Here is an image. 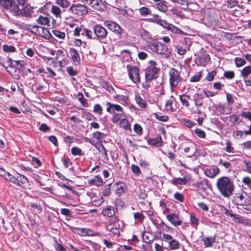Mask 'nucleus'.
<instances>
[{
	"instance_id": "de8ad7c7",
	"label": "nucleus",
	"mask_w": 251,
	"mask_h": 251,
	"mask_svg": "<svg viewBox=\"0 0 251 251\" xmlns=\"http://www.w3.org/2000/svg\"><path fill=\"white\" fill-rule=\"evenodd\" d=\"M52 33L56 37L60 39H63L65 37V34L64 32H61L57 30H53Z\"/></svg>"
},
{
	"instance_id": "2f4dec72",
	"label": "nucleus",
	"mask_w": 251,
	"mask_h": 251,
	"mask_svg": "<svg viewBox=\"0 0 251 251\" xmlns=\"http://www.w3.org/2000/svg\"><path fill=\"white\" fill-rule=\"evenodd\" d=\"M6 180L13 183V184L15 185H18L19 184V180H18V178L15 176H12L9 173H8L7 175L6 176V178H5Z\"/></svg>"
},
{
	"instance_id": "473e14b6",
	"label": "nucleus",
	"mask_w": 251,
	"mask_h": 251,
	"mask_svg": "<svg viewBox=\"0 0 251 251\" xmlns=\"http://www.w3.org/2000/svg\"><path fill=\"white\" fill-rule=\"evenodd\" d=\"M12 12L13 14L15 16H19L20 15V10L17 4H16L14 1V4H12L11 8L9 9Z\"/></svg>"
},
{
	"instance_id": "9b49d317",
	"label": "nucleus",
	"mask_w": 251,
	"mask_h": 251,
	"mask_svg": "<svg viewBox=\"0 0 251 251\" xmlns=\"http://www.w3.org/2000/svg\"><path fill=\"white\" fill-rule=\"evenodd\" d=\"M106 111L107 112L114 114L116 112H121L123 111V108L118 104H112L109 102L107 103Z\"/></svg>"
},
{
	"instance_id": "bb28decb",
	"label": "nucleus",
	"mask_w": 251,
	"mask_h": 251,
	"mask_svg": "<svg viewBox=\"0 0 251 251\" xmlns=\"http://www.w3.org/2000/svg\"><path fill=\"white\" fill-rule=\"evenodd\" d=\"M36 22L38 24L41 25H47L50 26V20L47 17L40 16L36 20Z\"/></svg>"
},
{
	"instance_id": "c9c22d12",
	"label": "nucleus",
	"mask_w": 251,
	"mask_h": 251,
	"mask_svg": "<svg viewBox=\"0 0 251 251\" xmlns=\"http://www.w3.org/2000/svg\"><path fill=\"white\" fill-rule=\"evenodd\" d=\"M169 248L171 250H175L179 249V242L174 239L173 241H171V243H170V244L169 245Z\"/></svg>"
},
{
	"instance_id": "338daca9",
	"label": "nucleus",
	"mask_w": 251,
	"mask_h": 251,
	"mask_svg": "<svg viewBox=\"0 0 251 251\" xmlns=\"http://www.w3.org/2000/svg\"><path fill=\"white\" fill-rule=\"evenodd\" d=\"M244 163L246 166V169L245 170L249 173H251V162L247 161L246 160L244 161Z\"/></svg>"
},
{
	"instance_id": "2eb2a0df",
	"label": "nucleus",
	"mask_w": 251,
	"mask_h": 251,
	"mask_svg": "<svg viewBox=\"0 0 251 251\" xmlns=\"http://www.w3.org/2000/svg\"><path fill=\"white\" fill-rule=\"evenodd\" d=\"M175 98L171 96L166 101L165 110L167 112H172L174 111L172 104L175 101Z\"/></svg>"
},
{
	"instance_id": "ddd939ff",
	"label": "nucleus",
	"mask_w": 251,
	"mask_h": 251,
	"mask_svg": "<svg viewBox=\"0 0 251 251\" xmlns=\"http://www.w3.org/2000/svg\"><path fill=\"white\" fill-rule=\"evenodd\" d=\"M167 219L175 226H178L181 225L182 222L178 219L177 215L176 214H170L166 215Z\"/></svg>"
},
{
	"instance_id": "0e129e2a",
	"label": "nucleus",
	"mask_w": 251,
	"mask_h": 251,
	"mask_svg": "<svg viewBox=\"0 0 251 251\" xmlns=\"http://www.w3.org/2000/svg\"><path fill=\"white\" fill-rule=\"evenodd\" d=\"M196 134L200 138H204L205 136V132L201 129H196L195 131Z\"/></svg>"
},
{
	"instance_id": "49530a36",
	"label": "nucleus",
	"mask_w": 251,
	"mask_h": 251,
	"mask_svg": "<svg viewBox=\"0 0 251 251\" xmlns=\"http://www.w3.org/2000/svg\"><path fill=\"white\" fill-rule=\"evenodd\" d=\"M251 73V67L250 66H246L243 68L241 74L244 77H247Z\"/></svg>"
},
{
	"instance_id": "69168bd1",
	"label": "nucleus",
	"mask_w": 251,
	"mask_h": 251,
	"mask_svg": "<svg viewBox=\"0 0 251 251\" xmlns=\"http://www.w3.org/2000/svg\"><path fill=\"white\" fill-rule=\"evenodd\" d=\"M134 130L136 133L139 135H141L142 133V128L141 126L138 124L134 125Z\"/></svg>"
},
{
	"instance_id": "6e6552de",
	"label": "nucleus",
	"mask_w": 251,
	"mask_h": 251,
	"mask_svg": "<svg viewBox=\"0 0 251 251\" xmlns=\"http://www.w3.org/2000/svg\"><path fill=\"white\" fill-rule=\"evenodd\" d=\"M94 32L98 39H103L107 34L106 29L102 26L97 25L94 26Z\"/></svg>"
},
{
	"instance_id": "6e6d98bb",
	"label": "nucleus",
	"mask_w": 251,
	"mask_h": 251,
	"mask_svg": "<svg viewBox=\"0 0 251 251\" xmlns=\"http://www.w3.org/2000/svg\"><path fill=\"white\" fill-rule=\"evenodd\" d=\"M162 237L164 241L168 243V245L174 239L171 235L165 233L162 234Z\"/></svg>"
},
{
	"instance_id": "09e8293b",
	"label": "nucleus",
	"mask_w": 251,
	"mask_h": 251,
	"mask_svg": "<svg viewBox=\"0 0 251 251\" xmlns=\"http://www.w3.org/2000/svg\"><path fill=\"white\" fill-rule=\"evenodd\" d=\"M155 118L162 122H167L169 120V117L166 115H162L161 114L155 113Z\"/></svg>"
},
{
	"instance_id": "412c9836",
	"label": "nucleus",
	"mask_w": 251,
	"mask_h": 251,
	"mask_svg": "<svg viewBox=\"0 0 251 251\" xmlns=\"http://www.w3.org/2000/svg\"><path fill=\"white\" fill-rule=\"evenodd\" d=\"M184 151L185 153L190 152L189 154H187L188 157H191L194 155L196 152L195 145L192 144L189 147L185 148Z\"/></svg>"
},
{
	"instance_id": "052dcab7",
	"label": "nucleus",
	"mask_w": 251,
	"mask_h": 251,
	"mask_svg": "<svg viewBox=\"0 0 251 251\" xmlns=\"http://www.w3.org/2000/svg\"><path fill=\"white\" fill-rule=\"evenodd\" d=\"M176 52L179 55H184L186 52V50L182 47L177 46L176 47Z\"/></svg>"
},
{
	"instance_id": "4d7b16f0",
	"label": "nucleus",
	"mask_w": 251,
	"mask_h": 251,
	"mask_svg": "<svg viewBox=\"0 0 251 251\" xmlns=\"http://www.w3.org/2000/svg\"><path fill=\"white\" fill-rule=\"evenodd\" d=\"M201 74L200 72H199L197 74L191 77L190 81L194 82H198L201 79Z\"/></svg>"
},
{
	"instance_id": "6ab92c4d",
	"label": "nucleus",
	"mask_w": 251,
	"mask_h": 251,
	"mask_svg": "<svg viewBox=\"0 0 251 251\" xmlns=\"http://www.w3.org/2000/svg\"><path fill=\"white\" fill-rule=\"evenodd\" d=\"M217 110L221 114H228L231 112L229 107L221 104L218 105Z\"/></svg>"
},
{
	"instance_id": "a19ab883",
	"label": "nucleus",
	"mask_w": 251,
	"mask_h": 251,
	"mask_svg": "<svg viewBox=\"0 0 251 251\" xmlns=\"http://www.w3.org/2000/svg\"><path fill=\"white\" fill-rule=\"evenodd\" d=\"M139 11L140 15L143 16H146L151 13V10L147 7H142L139 9Z\"/></svg>"
},
{
	"instance_id": "774afa93",
	"label": "nucleus",
	"mask_w": 251,
	"mask_h": 251,
	"mask_svg": "<svg viewBox=\"0 0 251 251\" xmlns=\"http://www.w3.org/2000/svg\"><path fill=\"white\" fill-rule=\"evenodd\" d=\"M241 116L244 118L249 120L251 122V113L248 111H242Z\"/></svg>"
},
{
	"instance_id": "423d86ee",
	"label": "nucleus",
	"mask_w": 251,
	"mask_h": 251,
	"mask_svg": "<svg viewBox=\"0 0 251 251\" xmlns=\"http://www.w3.org/2000/svg\"><path fill=\"white\" fill-rule=\"evenodd\" d=\"M127 69L130 78L134 82L137 83L140 81L139 70L136 66H127Z\"/></svg>"
},
{
	"instance_id": "bf43d9fd",
	"label": "nucleus",
	"mask_w": 251,
	"mask_h": 251,
	"mask_svg": "<svg viewBox=\"0 0 251 251\" xmlns=\"http://www.w3.org/2000/svg\"><path fill=\"white\" fill-rule=\"evenodd\" d=\"M17 178L18 180H19V184L18 185V186L20 185V183L24 184L27 183L28 181L27 178L23 175H19V176Z\"/></svg>"
},
{
	"instance_id": "aec40b11",
	"label": "nucleus",
	"mask_w": 251,
	"mask_h": 251,
	"mask_svg": "<svg viewBox=\"0 0 251 251\" xmlns=\"http://www.w3.org/2000/svg\"><path fill=\"white\" fill-rule=\"evenodd\" d=\"M125 118L123 111L120 112V113H116L113 114V116L112 119L113 123L117 124L119 123L122 119Z\"/></svg>"
},
{
	"instance_id": "5701e85b",
	"label": "nucleus",
	"mask_w": 251,
	"mask_h": 251,
	"mask_svg": "<svg viewBox=\"0 0 251 251\" xmlns=\"http://www.w3.org/2000/svg\"><path fill=\"white\" fill-rule=\"evenodd\" d=\"M119 126L126 130H129L130 129V124L129 123L128 120L124 118L119 123Z\"/></svg>"
},
{
	"instance_id": "58836bf2",
	"label": "nucleus",
	"mask_w": 251,
	"mask_h": 251,
	"mask_svg": "<svg viewBox=\"0 0 251 251\" xmlns=\"http://www.w3.org/2000/svg\"><path fill=\"white\" fill-rule=\"evenodd\" d=\"M100 84L101 87L109 92L111 93H112L114 91V89L111 86L109 85L108 83L105 81H102L100 82Z\"/></svg>"
},
{
	"instance_id": "4468645a",
	"label": "nucleus",
	"mask_w": 251,
	"mask_h": 251,
	"mask_svg": "<svg viewBox=\"0 0 251 251\" xmlns=\"http://www.w3.org/2000/svg\"><path fill=\"white\" fill-rule=\"evenodd\" d=\"M204 173L207 176L213 178L219 174L220 170L217 167L213 166L211 168L206 169Z\"/></svg>"
},
{
	"instance_id": "a211bd4d",
	"label": "nucleus",
	"mask_w": 251,
	"mask_h": 251,
	"mask_svg": "<svg viewBox=\"0 0 251 251\" xmlns=\"http://www.w3.org/2000/svg\"><path fill=\"white\" fill-rule=\"evenodd\" d=\"M102 213L104 216L112 217L115 213L114 208L112 206H108L102 210Z\"/></svg>"
},
{
	"instance_id": "dca6fc26",
	"label": "nucleus",
	"mask_w": 251,
	"mask_h": 251,
	"mask_svg": "<svg viewBox=\"0 0 251 251\" xmlns=\"http://www.w3.org/2000/svg\"><path fill=\"white\" fill-rule=\"evenodd\" d=\"M148 143L151 145H153L156 147H160L162 143V138L160 135H157L154 139H149L148 140Z\"/></svg>"
},
{
	"instance_id": "c03bdc74",
	"label": "nucleus",
	"mask_w": 251,
	"mask_h": 251,
	"mask_svg": "<svg viewBox=\"0 0 251 251\" xmlns=\"http://www.w3.org/2000/svg\"><path fill=\"white\" fill-rule=\"evenodd\" d=\"M191 224L193 226H197L199 224V219L196 217L194 213L190 214Z\"/></svg>"
},
{
	"instance_id": "e433bc0d",
	"label": "nucleus",
	"mask_w": 251,
	"mask_h": 251,
	"mask_svg": "<svg viewBox=\"0 0 251 251\" xmlns=\"http://www.w3.org/2000/svg\"><path fill=\"white\" fill-rule=\"evenodd\" d=\"M56 4L62 8H67L70 5L69 0H56Z\"/></svg>"
},
{
	"instance_id": "ea45409f",
	"label": "nucleus",
	"mask_w": 251,
	"mask_h": 251,
	"mask_svg": "<svg viewBox=\"0 0 251 251\" xmlns=\"http://www.w3.org/2000/svg\"><path fill=\"white\" fill-rule=\"evenodd\" d=\"M51 11L52 13L57 17L60 16L61 13L60 8L56 5L52 6Z\"/></svg>"
},
{
	"instance_id": "680f3d73",
	"label": "nucleus",
	"mask_w": 251,
	"mask_h": 251,
	"mask_svg": "<svg viewBox=\"0 0 251 251\" xmlns=\"http://www.w3.org/2000/svg\"><path fill=\"white\" fill-rule=\"evenodd\" d=\"M134 218L138 221H142L144 219L145 216L141 213L136 212L134 214Z\"/></svg>"
},
{
	"instance_id": "864d4df0",
	"label": "nucleus",
	"mask_w": 251,
	"mask_h": 251,
	"mask_svg": "<svg viewBox=\"0 0 251 251\" xmlns=\"http://www.w3.org/2000/svg\"><path fill=\"white\" fill-rule=\"evenodd\" d=\"M169 30L171 31L173 33L175 34H181L183 33V31L181 30L173 25L171 26Z\"/></svg>"
},
{
	"instance_id": "4be33fe9",
	"label": "nucleus",
	"mask_w": 251,
	"mask_h": 251,
	"mask_svg": "<svg viewBox=\"0 0 251 251\" xmlns=\"http://www.w3.org/2000/svg\"><path fill=\"white\" fill-rule=\"evenodd\" d=\"M156 23L158 25L163 26L164 28L167 29L168 30L170 29L171 26L172 24L169 23L166 20H161L160 19H156L155 21H153Z\"/></svg>"
},
{
	"instance_id": "1a4fd4ad",
	"label": "nucleus",
	"mask_w": 251,
	"mask_h": 251,
	"mask_svg": "<svg viewBox=\"0 0 251 251\" xmlns=\"http://www.w3.org/2000/svg\"><path fill=\"white\" fill-rule=\"evenodd\" d=\"M73 231L82 236L94 235V231L88 228L74 227Z\"/></svg>"
},
{
	"instance_id": "0eeeda50",
	"label": "nucleus",
	"mask_w": 251,
	"mask_h": 251,
	"mask_svg": "<svg viewBox=\"0 0 251 251\" xmlns=\"http://www.w3.org/2000/svg\"><path fill=\"white\" fill-rule=\"evenodd\" d=\"M104 25L109 30L118 35H121L124 31L121 26L115 22L107 21L104 22Z\"/></svg>"
},
{
	"instance_id": "37998d69",
	"label": "nucleus",
	"mask_w": 251,
	"mask_h": 251,
	"mask_svg": "<svg viewBox=\"0 0 251 251\" xmlns=\"http://www.w3.org/2000/svg\"><path fill=\"white\" fill-rule=\"evenodd\" d=\"M2 49L5 52H14L16 51V48L13 46L4 45Z\"/></svg>"
},
{
	"instance_id": "8fccbe9b",
	"label": "nucleus",
	"mask_w": 251,
	"mask_h": 251,
	"mask_svg": "<svg viewBox=\"0 0 251 251\" xmlns=\"http://www.w3.org/2000/svg\"><path fill=\"white\" fill-rule=\"evenodd\" d=\"M107 229L110 230L112 232H113L115 234H117L119 233V231L118 230V227L115 225H113L112 224H109L106 227Z\"/></svg>"
},
{
	"instance_id": "a878e982",
	"label": "nucleus",
	"mask_w": 251,
	"mask_h": 251,
	"mask_svg": "<svg viewBox=\"0 0 251 251\" xmlns=\"http://www.w3.org/2000/svg\"><path fill=\"white\" fill-rule=\"evenodd\" d=\"M88 183L91 185L101 186L102 184V180L100 177L98 176H95L92 179L89 180Z\"/></svg>"
},
{
	"instance_id": "79ce46f5",
	"label": "nucleus",
	"mask_w": 251,
	"mask_h": 251,
	"mask_svg": "<svg viewBox=\"0 0 251 251\" xmlns=\"http://www.w3.org/2000/svg\"><path fill=\"white\" fill-rule=\"evenodd\" d=\"M229 216L233 218V220L237 223H244V219L241 216L237 215H235L232 213H229Z\"/></svg>"
},
{
	"instance_id": "7ed1b4c3",
	"label": "nucleus",
	"mask_w": 251,
	"mask_h": 251,
	"mask_svg": "<svg viewBox=\"0 0 251 251\" xmlns=\"http://www.w3.org/2000/svg\"><path fill=\"white\" fill-rule=\"evenodd\" d=\"M150 49L152 51L161 54L165 58H169L170 56L171 53L168 50V47L161 43H151L150 45Z\"/></svg>"
},
{
	"instance_id": "603ef678",
	"label": "nucleus",
	"mask_w": 251,
	"mask_h": 251,
	"mask_svg": "<svg viewBox=\"0 0 251 251\" xmlns=\"http://www.w3.org/2000/svg\"><path fill=\"white\" fill-rule=\"evenodd\" d=\"M131 168L133 174L135 175L139 176L141 174V170L138 166L132 164L131 166Z\"/></svg>"
},
{
	"instance_id": "f704fd0d",
	"label": "nucleus",
	"mask_w": 251,
	"mask_h": 251,
	"mask_svg": "<svg viewBox=\"0 0 251 251\" xmlns=\"http://www.w3.org/2000/svg\"><path fill=\"white\" fill-rule=\"evenodd\" d=\"M135 100L136 103L142 108H144L147 105V103L145 100L142 99L140 96H136Z\"/></svg>"
},
{
	"instance_id": "f257e3e1",
	"label": "nucleus",
	"mask_w": 251,
	"mask_h": 251,
	"mask_svg": "<svg viewBox=\"0 0 251 251\" xmlns=\"http://www.w3.org/2000/svg\"><path fill=\"white\" fill-rule=\"evenodd\" d=\"M216 187L220 194L225 198L230 197L234 190L232 181L226 176H222L217 179Z\"/></svg>"
},
{
	"instance_id": "72a5a7b5",
	"label": "nucleus",
	"mask_w": 251,
	"mask_h": 251,
	"mask_svg": "<svg viewBox=\"0 0 251 251\" xmlns=\"http://www.w3.org/2000/svg\"><path fill=\"white\" fill-rule=\"evenodd\" d=\"M157 9L163 12H166L168 10V7L166 4V2L164 0L161 1L157 4Z\"/></svg>"
},
{
	"instance_id": "e2e57ef3",
	"label": "nucleus",
	"mask_w": 251,
	"mask_h": 251,
	"mask_svg": "<svg viewBox=\"0 0 251 251\" xmlns=\"http://www.w3.org/2000/svg\"><path fill=\"white\" fill-rule=\"evenodd\" d=\"M117 97L118 98L119 100L120 101L123 102L125 104H128V97L126 96H117Z\"/></svg>"
},
{
	"instance_id": "393cba45",
	"label": "nucleus",
	"mask_w": 251,
	"mask_h": 251,
	"mask_svg": "<svg viewBox=\"0 0 251 251\" xmlns=\"http://www.w3.org/2000/svg\"><path fill=\"white\" fill-rule=\"evenodd\" d=\"M14 0H0V5L5 9H10L14 4Z\"/></svg>"
},
{
	"instance_id": "13d9d810",
	"label": "nucleus",
	"mask_w": 251,
	"mask_h": 251,
	"mask_svg": "<svg viewBox=\"0 0 251 251\" xmlns=\"http://www.w3.org/2000/svg\"><path fill=\"white\" fill-rule=\"evenodd\" d=\"M238 205L242 206V209L248 211H251V204L246 203L245 202H241L238 203Z\"/></svg>"
},
{
	"instance_id": "c85d7f7f",
	"label": "nucleus",
	"mask_w": 251,
	"mask_h": 251,
	"mask_svg": "<svg viewBox=\"0 0 251 251\" xmlns=\"http://www.w3.org/2000/svg\"><path fill=\"white\" fill-rule=\"evenodd\" d=\"M172 182L175 185H177V184L185 185L188 182V181L186 177H183V178L178 177V178L174 179Z\"/></svg>"
},
{
	"instance_id": "b1692460",
	"label": "nucleus",
	"mask_w": 251,
	"mask_h": 251,
	"mask_svg": "<svg viewBox=\"0 0 251 251\" xmlns=\"http://www.w3.org/2000/svg\"><path fill=\"white\" fill-rule=\"evenodd\" d=\"M215 237H206L202 239L204 245L206 248L210 247L212 246V244L215 242Z\"/></svg>"
},
{
	"instance_id": "a18cd8bd",
	"label": "nucleus",
	"mask_w": 251,
	"mask_h": 251,
	"mask_svg": "<svg viewBox=\"0 0 251 251\" xmlns=\"http://www.w3.org/2000/svg\"><path fill=\"white\" fill-rule=\"evenodd\" d=\"M235 62L237 67H241L245 64L246 61L244 59L240 57H236L235 58Z\"/></svg>"
},
{
	"instance_id": "f3484780",
	"label": "nucleus",
	"mask_w": 251,
	"mask_h": 251,
	"mask_svg": "<svg viewBox=\"0 0 251 251\" xmlns=\"http://www.w3.org/2000/svg\"><path fill=\"white\" fill-rule=\"evenodd\" d=\"M32 13V8L28 6H25L20 10V15L26 17H31Z\"/></svg>"
},
{
	"instance_id": "39448f33",
	"label": "nucleus",
	"mask_w": 251,
	"mask_h": 251,
	"mask_svg": "<svg viewBox=\"0 0 251 251\" xmlns=\"http://www.w3.org/2000/svg\"><path fill=\"white\" fill-rule=\"evenodd\" d=\"M156 63L154 61L151 60L149 62V65L145 70V78L147 80H152L155 77L158 72L156 67Z\"/></svg>"
},
{
	"instance_id": "4c0bfd02",
	"label": "nucleus",
	"mask_w": 251,
	"mask_h": 251,
	"mask_svg": "<svg viewBox=\"0 0 251 251\" xmlns=\"http://www.w3.org/2000/svg\"><path fill=\"white\" fill-rule=\"evenodd\" d=\"M143 240L144 242L147 243H150L153 241L151 235L149 232H145L143 233Z\"/></svg>"
},
{
	"instance_id": "9d476101",
	"label": "nucleus",
	"mask_w": 251,
	"mask_h": 251,
	"mask_svg": "<svg viewBox=\"0 0 251 251\" xmlns=\"http://www.w3.org/2000/svg\"><path fill=\"white\" fill-rule=\"evenodd\" d=\"M89 5L92 8L99 11H103L106 7L103 1L101 0H93Z\"/></svg>"
},
{
	"instance_id": "20e7f679",
	"label": "nucleus",
	"mask_w": 251,
	"mask_h": 251,
	"mask_svg": "<svg viewBox=\"0 0 251 251\" xmlns=\"http://www.w3.org/2000/svg\"><path fill=\"white\" fill-rule=\"evenodd\" d=\"M170 76L169 82L172 91L177 86L179 82L181 80L180 75V72L175 69L172 68L169 73Z\"/></svg>"
},
{
	"instance_id": "5fc2aeb1",
	"label": "nucleus",
	"mask_w": 251,
	"mask_h": 251,
	"mask_svg": "<svg viewBox=\"0 0 251 251\" xmlns=\"http://www.w3.org/2000/svg\"><path fill=\"white\" fill-rule=\"evenodd\" d=\"M71 152L74 155H80L82 151L79 148L75 147L71 149Z\"/></svg>"
},
{
	"instance_id": "c756f323",
	"label": "nucleus",
	"mask_w": 251,
	"mask_h": 251,
	"mask_svg": "<svg viewBox=\"0 0 251 251\" xmlns=\"http://www.w3.org/2000/svg\"><path fill=\"white\" fill-rule=\"evenodd\" d=\"M105 136L104 133L99 131H96L93 133V137L97 139V142L98 143L101 142Z\"/></svg>"
},
{
	"instance_id": "f03ea898",
	"label": "nucleus",
	"mask_w": 251,
	"mask_h": 251,
	"mask_svg": "<svg viewBox=\"0 0 251 251\" xmlns=\"http://www.w3.org/2000/svg\"><path fill=\"white\" fill-rule=\"evenodd\" d=\"M68 11L76 17H80L86 15L88 13L87 7L79 3H73Z\"/></svg>"
},
{
	"instance_id": "7c9ffc66",
	"label": "nucleus",
	"mask_w": 251,
	"mask_h": 251,
	"mask_svg": "<svg viewBox=\"0 0 251 251\" xmlns=\"http://www.w3.org/2000/svg\"><path fill=\"white\" fill-rule=\"evenodd\" d=\"M77 98L80 103L85 107H87L89 106L87 100L84 98L83 94L79 93L77 95Z\"/></svg>"
},
{
	"instance_id": "cd10ccee",
	"label": "nucleus",
	"mask_w": 251,
	"mask_h": 251,
	"mask_svg": "<svg viewBox=\"0 0 251 251\" xmlns=\"http://www.w3.org/2000/svg\"><path fill=\"white\" fill-rule=\"evenodd\" d=\"M179 99L183 105L186 107L189 106V100H190V97L188 95L185 94L180 95Z\"/></svg>"
},
{
	"instance_id": "3c124183",
	"label": "nucleus",
	"mask_w": 251,
	"mask_h": 251,
	"mask_svg": "<svg viewBox=\"0 0 251 251\" xmlns=\"http://www.w3.org/2000/svg\"><path fill=\"white\" fill-rule=\"evenodd\" d=\"M141 36L145 40L151 39V35L150 33L144 29L141 30Z\"/></svg>"
},
{
	"instance_id": "f8f14e48",
	"label": "nucleus",
	"mask_w": 251,
	"mask_h": 251,
	"mask_svg": "<svg viewBox=\"0 0 251 251\" xmlns=\"http://www.w3.org/2000/svg\"><path fill=\"white\" fill-rule=\"evenodd\" d=\"M69 53L72 60L75 65H77L80 63V57L78 52L74 48H70Z\"/></svg>"
}]
</instances>
